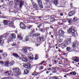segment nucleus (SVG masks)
<instances>
[{
    "label": "nucleus",
    "mask_w": 79,
    "mask_h": 79,
    "mask_svg": "<svg viewBox=\"0 0 79 79\" xmlns=\"http://www.w3.org/2000/svg\"><path fill=\"white\" fill-rule=\"evenodd\" d=\"M71 43V39H69L68 41L65 40L64 42L62 43V44L61 46L62 48H64L66 47H67V45H69Z\"/></svg>",
    "instance_id": "nucleus-1"
},
{
    "label": "nucleus",
    "mask_w": 79,
    "mask_h": 79,
    "mask_svg": "<svg viewBox=\"0 0 79 79\" xmlns=\"http://www.w3.org/2000/svg\"><path fill=\"white\" fill-rule=\"evenodd\" d=\"M13 71L14 73H15L14 75V77H18V75H20L21 74V72H20V70L18 68H16L13 69Z\"/></svg>",
    "instance_id": "nucleus-2"
},
{
    "label": "nucleus",
    "mask_w": 79,
    "mask_h": 79,
    "mask_svg": "<svg viewBox=\"0 0 79 79\" xmlns=\"http://www.w3.org/2000/svg\"><path fill=\"white\" fill-rule=\"evenodd\" d=\"M8 34L6 33L4 34L3 35L1 36L0 37V44H1V45H3V43L4 41L3 40L2 41V39H3V37H5V38H6L7 37V36H8Z\"/></svg>",
    "instance_id": "nucleus-3"
},
{
    "label": "nucleus",
    "mask_w": 79,
    "mask_h": 79,
    "mask_svg": "<svg viewBox=\"0 0 79 79\" xmlns=\"http://www.w3.org/2000/svg\"><path fill=\"white\" fill-rule=\"evenodd\" d=\"M24 1L23 0H15V3H17L16 5H18L19 3H20V8H21L23 6V5H24Z\"/></svg>",
    "instance_id": "nucleus-4"
},
{
    "label": "nucleus",
    "mask_w": 79,
    "mask_h": 79,
    "mask_svg": "<svg viewBox=\"0 0 79 79\" xmlns=\"http://www.w3.org/2000/svg\"><path fill=\"white\" fill-rule=\"evenodd\" d=\"M68 31L69 33H72V34L75 33V30L73 27H70Z\"/></svg>",
    "instance_id": "nucleus-5"
},
{
    "label": "nucleus",
    "mask_w": 79,
    "mask_h": 79,
    "mask_svg": "<svg viewBox=\"0 0 79 79\" xmlns=\"http://www.w3.org/2000/svg\"><path fill=\"white\" fill-rule=\"evenodd\" d=\"M71 60L75 62H79V58L77 57H73L72 58Z\"/></svg>",
    "instance_id": "nucleus-6"
},
{
    "label": "nucleus",
    "mask_w": 79,
    "mask_h": 79,
    "mask_svg": "<svg viewBox=\"0 0 79 79\" xmlns=\"http://www.w3.org/2000/svg\"><path fill=\"white\" fill-rule=\"evenodd\" d=\"M19 26L20 28H21V29H25V28L26 27L25 24L22 22H21L20 23Z\"/></svg>",
    "instance_id": "nucleus-7"
},
{
    "label": "nucleus",
    "mask_w": 79,
    "mask_h": 79,
    "mask_svg": "<svg viewBox=\"0 0 79 79\" xmlns=\"http://www.w3.org/2000/svg\"><path fill=\"white\" fill-rule=\"evenodd\" d=\"M59 35L60 37L62 36L63 35H64V31L61 30H60L59 31Z\"/></svg>",
    "instance_id": "nucleus-8"
},
{
    "label": "nucleus",
    "mask_w": 79,
    "mask_h": 79,
    "mask_svg": "<svg viewBox=\"0 0 79 79\" xmlns=\"http://www.w3.org/2000/svg\"><path fill=\"white\" fill-rule=\"evenodd\" d=\"M76 13V12L74 11H70L69 13V16H72L73 15H74Z\"/></svg>",
    "instance_id": "nucleus-9"
},
{
    "label": "nucleus",
    "mask_w": 79,
    "mask_h": 79,
    "mask_svg": "<svg viewBox=\"0 0 79 79\" xmlns=\"http://www.w3.org/2000/svg\"><path fill=\"white\" fill-rule=\"evenodd\" d=\"M12 55L15 57L17 59H19V56L18 55V54L16 53H13Z\"/></svg>",
    "instance_id": "nucleus-10"
},
{
    "label": "nucleus",
    "mask_w": 79,
    "mask_h": 79,
    "mask_svg": "<svg viewBox=\"0 0 79 79\" xmlns=\"http://www.w3.org/2000/svg\"><path fill=\"white\" fill-rule=\"evenodd\" d=\"M37 40H38V41L39 42H40L41 40L44 41V37L42 36L39 37L37 38Z\"/></svg>",
    "instance_id": "nucleus-11"
},
{
    "label": "nucleus",
    "mask_w": 79,
    "mask_h": 79,
    "mask_svg": "<svg viewBox=\"0 0 79 79\" xmlns=\"http://www.w3.org/2000/svg\"><path fill=\"white\" fill-rule=\"evenodd\" d=\"M23 67H25L26 69H30V64H27L23 65Z\"/></svg>",
    "instance_id": "nucleus-12"
},
{
    "label": "nucleus",
    "mask_w": 79,
    "mask_h": 79,
    "mask_svg": "<svg viewBox=\"0 0 79 79\" xmlns=\"http://www.w3.org/2000/svg\"><path fill=\"white\" fill-rule=\"evenodd\" d=\"M52 1L54 5L55 6H57V5L59 4V2H58V0H52Z\"/></svg>",
    "instance_id": "nucleus-13"
},
{
    "label": "nucleus",
    "mask_w": 79,
    "mask_h": 79,
    "mask_svg": "<svg viewBox=\"0 0 79 79\" xmlns=\"http://www.w3.org/2000/svg\"><path fill=\"white\" fill-rule=\"evenodd\" d=\"M4 65L6 67H8L9 66V61H6L4 62Z\"/></svg>",
    "instance_id": "nucleus-14"
},
{
    "label": "nucleus",
    "mask_w": 79,
    "mask_h": 79,
    "mask_svg": "<svg viewBox=\"0 0 79 79\" xmlns=\"http://www.w3.org/2000/svg\"><path fill=\"white\" fill-rule=\"evenodd\" d=\"M26 58V56L24 55H21V57H19V60H23L24 59Z\"/></svg>",
    "instance_id": "nucleus-15"
},
{
    "label": "nucleus",
    "mask_w": 79,
    "mask_h": 79,
    "mask_svg": "<svg viewBox=\"0 0 79 79\" xmlns=\"http://www.w3.org/2000/svg\"><path fill=\"white\" fill-rule=\"evenodd\" d=\"M9 64L10 66H13L14 65V64H15V62L14 61L12 60L9 62Z\"/></svg>",
    "instance_id": "nucleus-16"
},
{
    "label": "nucleus",
    "mask_w": 79,
    "mask_h": 79,
    "mask_svg": "<svg viewBox=\"0 0 79 79\" xmlns=\"http://www.w3.org/2000/svg\"><path fill=\"white\" fill-rule=\"evenodd\" d=\"M79 20V19L76 17H74L73 19V22L74 23H76Z\"/></svg>",
    "instance_id": "nucleus-17"
},
{
    "label": "nucleus",
    "mask_w": 79,
    "mask_h": 79,
    "mask_svg": "<svg viewBox=\"0 0 79 79\" xmlns=\"http://www.w3.org/2000/svg\"><path fill=\"white\" fill-rule=\"evenodd\" d=\"M17 37L19 40H23V38L21 36V34H19L17 35Z\"/></svg>",
    "instance_id": "nucleus-18"
},
{
    "label": "nucleus",
    "mask_w": 79,
    "mask_h": 79,
    "mask_svg": "<svg viewBox=\"0 0 79 79\" xmlns=\"http://www.w3.org/2000/svg\"><path fill=\"white\" fill-rule=\"evenodd\" d=\"M58 19L55 20L54 18H52L49 19V20L51 21V23H53L55 22V21H58Z\"/></svg>",
    "instance_id": "nucleus-19"
},
{
    "label": "nucleus",
    "mask_w": 79,
    "mask_h": 79,
    "mask_svg": "<svg viewBox=\"0 0 79 79\" xmlns=\"http://www.w3.org/2000/svg\"><path fill=\"white\" fill-rule=\"evenodd\" d=\"M23 53H26L27 52V48H23Z\"/></svg>",
    "instance_id": "nucleus-20"
},
{
    "label": "nucleus",
    "mask_w": 79,
    "mask_h": 79,
    "mask_svg": "<svg viewBox=\"0 0 79 79\" xmlns=\"http://www.w3.org/2000/svg\"><path fill=\"white\" fill-rule=\"evenodd\" d=\"M30 37L29 35L27 36L25 39V40L26 41H29V37Z\"/></svg>",
    "instance_id": "nucleus-21"
},
{
    "label": "nucleus",
    "mask_w": 79,
    "mask_h": 79,
    "mask_svg": "<svg viewBox=\"0 0 79 79\" xmlns=\"http://www.w3.org/2000/svg\"><path fill=\"white\" fill-rule=\"evenodd\" d=\"M40 35V33H36L33 34V37H37L38 36H39Z\"/></svg>",
    "instance_id": "nucleus-22"
},
{
    "label": "nucleus",
    "mask_w": 79,
    "mask_h": 79,
    "mask_svg": "<svg viewBox=\"0 0 79 79\" xmlns=\"http://www.w3.org/2000/svg\"><path fill=\"white\" fill-rule=\"evenodd\" d=\"M70 74H71V75H73L75 76L76 74V72L75 71L71 72L70 73Z\"/></svg>",
    "instance_id": "nucleus-23"
},
{
    "label": "nucleus",
    "mask_w": 79,
    "mask_h": 79,
    "mask_svg": "<svg viewBox=\"0 0 79 79\" xmlns=\"http://www.w3.org/2000/svg\"><path fill=\"white\" fill-rule=\"evenodd\" d=\"M33 27V25H28L27 26V29H32Z\"/></svg>",
    "instance_id": "nucleus-24"
},
{
    "label": "nucleus",
    "mask_w": 79,
    "mask_h": 79,
    "mask_svg": "<svg viewBox=\"0 0 79 79\" xmlns=\"http://www.w3.org/2000/svg\"><path fill=\"white\" fill-rule=\"evenodd\" d=\"M34 6L35 8L36 9H37V8H39V5L37 4H34Z\"/></svg>",
    "instance_id": "nucleus-25"
},
{
    "label": "nucleus",
    "mask_w": 79,
    "mask_h": 79,
    "mask_svg": "<svg viewBox=\"0 0 79 79\" xmlns=\"http://www.w3.org/2000/svg\"><path fill=\"white\" fill-rule=\"evenodd\" d=\"M14 5V2L11 1L9 2V5L10 6H13Z\"/></svg>",
    "instance_id": "nucleus-26"
},
{
    "label": "nucleus",
    "mask_w": 79,
    "mask_h": 79,
    "mask_svg": "<svg viewBox=\"0 0 79 79\" xmlns=\"http://www.w3.org/2000/svg\"><path fill=\"white\" fill-rule=\"evenodd\" d=\"M72 46L73 48H75L76 46V44L75 42H73L72 43Z\"/></svg>",
    "instance_id": "nucleus-27"
},
{
    "label": "nucleus",
    "mask_w": 79,
    "mask_h": 79,
    "mask_svg": "<svg viewBox=\"0 0 79 79\" xmlns=\"http://www.w3.org/2000/svg\"><path fill=\"white\" fill-rule=\"evenodd\" d=\"M8 23V21L6 20H4L3 21V23L5 25H8V23Z\"/></svg>",
    "instance_id": "nucleus-28"
},
{
    "label": "nucleus",
    "mask_w": 79,
    "mask_h": 79,
    "mask_svg": "<svg viewBox=\"0 0 79 79\" xmlns=\"http://www.w3.org/2000/svg\"><path fill=\"white\" fill-rule=\"evenodd\" d=\"M7 25H13V23L12 22L11 23L10 21H7Z\"/></svg>",
    "instance_id": "nucleus-29"
},
{
    "label": "nucleus",
    "mask_w": 79,
    "mask_h": 79,
    "mask_svg": "<svg viewBox=\"0 0 79 79\" xmlns=\"http://www.w3.org/2000/svg\"><path fill=\"white\" fill-rule=\"evenodd\" d=\"M27 60H28V59L26 57L22 61H24V62H26V63H27Z\"/></svg>",
    "instance_id": "nucleus-30"
},
{
    "label": "nucleus",
    "mask_w": 79,
    "mask_h": 79,
    "mask_svg": "<svg viewBox=\"0 0 79 79\" xmlns=\"http://www.w3.org/2000/svg\"><path fill=\"white\" fill-rule=\"evenodd\" d=\"M39 31H40V32H43V33L44 32V30L43 28H40L39 29Z\"/></svg>",
    "instance_id": "nucleus-31"
},
{
    "label": "nucleus",
    "mask_w": 79,
    "mask_h": 79,
    "mask_svg": "<svg viewBox=\"0 0 79 79\" xmlns=\"http://www.w3.org/2000/svg\"><path fill=\"white\" fill-rule=\"evenodd\" d=\"M28 73H29V70L27 69H25L24 70V73H25V74H27Z\"/></svg>",
    "instance_id": "nucleus-32"
},
{
    "label": "nucleus",
    "mask_w": 79,
    "mask_h": 79,
    "mask_svg": "<svg viewBox=\"0 0 79 79\" xmlns=\"http://www.w3.org/2000/svg\"><path fill=\"white\" fill-rule=\"evenodd\" d=\"M71 49V48L69 47H68L66 48V50L67 51H70Z\"/></svg>",
    "instance_id": "nucleus-33"
},
{
    "label": "nucleus",
    "mask_w": 79,
    "mask_h": 79,
    "mask_svg": "<svg viewBox=\"0 0 79 79\" xmlns=\"http://www.w3.org/2000/svg\"><path fill=\"white\" fill-rule=\"evenodd\" d=\"M13 39V38H12V37H9L8 38V40L9 41H11V40H12Z\"/></svg>",
    "instance_id": "nucleus-34"
},
{
    "label": "nucleus",
    "mask_w": 79,
    "mask_h": 79,
    "mask_svg": "<svg viewBox=\"0 0 79 79\" xmlns=\"http://www.w3.org/2000/svg\"><path fill=\"white\" fill-rule=\"evenodd\" d=\"M29 58L30 60H34V57L33 56V55H32L31 56H30Z\"/></svg>",
    "instance_id": "nucleus-35"
},
{
    "label": "nucleus",
    "mask_w": 79,
    "mask_h": 79,
    "mask_svg": "<svg viewBox=\"0 0 79 79\" xmlns=\"http://www.w3.org/2000/svg\"><path fill=\"white\" fill-rule=\"evenodd\" d=\"M12 38H13V39H15L16 38V35H15V34H12Z\"/></svg>",
    "instance_id": "nucleus-36"
},
{
    "label": "nucleus",
    "mask_w": 79,
    "mask_h": 79,
    "mask_svg": "<svg viewBox=\"0 0 79 79\" xmlns=\"http://www.w3.org/2000/svg\"><path fill=\"white\" fill-rule=\"evenodd\" d=\"M16 4H17V3H15V8L16 10H18V6H17V5H16Z\"/></svg>",
    "instance_id": "nucleus-37"
},
{
    "label": "nucleus",
    "mask_w": 79,
    "mask_h": 79,
    "mask_svg": "<svg viewBox=\"0 0 79 79\" xmlns=\"http://www.w3.org/2000/svg\"><path fill=\"white\" fill-rule=\"evenodd\" d=\"M40 8H43V5H42V3L39 4Z\"/></svg>",
    "instance_id": "nucleus-38"
},
{
    "label": "nucleus",
    "mask_w": 79,
    "mask_h": 79,
    "mask_svg": "<svg viewBox=\"0 0 79 79\" xmlns=\"http://www.w3.org/2000/svg\"><path fill=\"white\" fill-rule=\"evenodd\" d=\"M37 2H38V4H40L42 3V0H37Z\"/></svg>",
    "instance_id": "nucleus-39"
},
{
    "label": "nucleus",
    "mask_w": 79,
    "mask_h": 79,
    "mask_svg": "<svg viewBox=\"0 0 79 79\" xmlns=\"http://www.w3.org/2000/svg\"><path fill=\"white\" fill-rule=\"evenodd\" d=\"M33 35L34 34H33V33L31 32L29 36V37H30V36H31V37H34V36Z\"/></svg>",
    "instance_id": "nucleus-40"
},
{
    "label": "nucleus",
    "mask_w": 79,
    "mask_h": 79,
    "mask_svg": "<svg viewBox=\"0 0 79 79\" xmlns=\"http://www.w3.org/2000/svg\"><path fill=\"white\" fill-rule=\"evenodd\" d=\"M40 74V72L39 73H34V74L35 75V76H37V75H39V74Z\"/></svg>",
    "instance_id": "nucleus-41"
},
{
    "label": "nucleus",
    "mask_w": 79,
    "mask_h": 79,
    "mask_svg": "<svg viewBox=\"0 0 79 79\" xmlns=\"http://www.w3.org/2000/svg\"><path fill=\"white\" fill-rule=\"evenodd\" d=\"M44 63H45L44 60L43 61H42L41 63H40V65H42V64H44Z\"/></svg>",
    "instance_id": "nucleus-42"
},
{
    "label": "nucleus",
    "mask_w": 79,
    "mask_h": 79,
    "mask_svg": "<svg viewBox=\"0 0 79 79\" xmlns=\"http://www.w3.org/2000/svg\"><path fill=\"white\" fill-rule=\"evenodd\" d=\"M16 45V44L15 43H14L13 44H12V47H15Z\"/></svg>",
    "instance_id": "nucleus-43"
},
{
    "label": "nucleus",
    "mask_w": 79,
    "mask_h": 79,
    "mask_svg": "<svg viewBox=\"0 0 79 79\" xmlns=\"http://www.w3.org/2000/svg\"><path fill=\"white\" fill-rule=\"evenodd\" d=\"M0 64H1L2 65H4V62H3V61H0Z\"/></svg>",
    "instance_id": "nucleus-44"
},
{
    "label": "nucleus",
    "mask_w": 79,
    "mask_h": 79,
    "mask_svg": "<svg viewBox=\"0 0 79 79\" xmlns=\"http://www.w3.org/2000/svg\"><path fill=\"white\" fill-rule=\"evenodd\" d=\"M63 41V40L61 39H60L59 40V42H62V41Z\"/></svg>",
    "instance_id": "nucleus-45"
},
{
    "label": "nucleus",
    "mask_w": 79,
    "mask_h": 79,
    "mask_svg": "<svg viewBox=\"0 0 79 79\" xmlns=\"http://www.w3.org/2000/svg\"><path fill=\"white\" fill-rule=\"evenodd\" d=\"M1 18L3 19L7 18V16H2L1 17Z\"/></svg>",
    "instance_id": "nucleus-46"
},
{
    "label": "nucleus",
    "mask_w": 79,
    "mask_h": 79,
    "mask_svg": "<svg viewBox=\"0 0 79 79\" xmlns=\"http://www.w3.org/2000/svg\"><path fill=\"white\" fill-rule=\"evenodd\" d=\"M52 69H54V71H56V68H55V67H52Z\"/></svg>",
    "instance_id": "nucleus-47"
},
{
    "label": "nucleus",
    "mask_w": 79,
    "mask_h": 79,
    "mask_svg": "<svg viewBox=\"0 0 79 79\" xmlns=\"http://www.w3.org/2000/svg\"><path fill=\"white\" fill-rule=\"evenodd\" d=\"M28 49H29V50L30 51H32V49L31 48H29Z\"/></svg>",
    "instance_id": "nucleus-48"
},
{
    "label": "nucleus",
    "mask_w": 79,
    "mask_h": 79,
    "mask_svg": "<svg viewBox=\"0 0 79 79\" xmlns=\"http://www.w3.org/2000/svg\"><path fill=\"white\" fill-rule=\"evenodd\" d=\"M39 57H38V56H35V60H37V59H38Z\"/></svg>",
    "instance_id": "nucleus-49"
},
{
    "label": "nucleus",
    "mask_w": 79,
    "mask_h": 79,
    "mask_svg": "<svg viewBox=\"0 0 79 79\" xmlns=\"http://www.w3.org/2000/svg\"><path fill=\"white\" fill-rule=\"evenodd\" d=\"M20 45V43L19 42H18L17 44H16V45Z\"/></svg>",
    "instance_id": "nucleus-50"
},
{
    "label": "nucleus",
    "mask_w": 79,
    "mask_h": 79,
    "mask_svg": "<svg viewBox=\"0 0 79 79\" xmlns=\"http://www.w3.org/2000/svg\"><path fill=\"white\" fill-rule=\"evenodd\" d=\"M2 79H8V77H5L2 78Z\"/></svg>",
    "instance_id": "nucleus-51"
},
{
    "label": "nucleus",
    "mask_w": 79,
    "mask_h": 79,
    "mask_svg": "<svg viewBox=\"0 0 79 79\" xmlns=\"http://www.w3.org/2000/svg\"><path fill=\"white\" fill-rule=\"evenodd\" d=\"M58 77H59V79H61V78H62V77L61 76H59Z\"/></svg>",
    "instance_id": "nucleus-52"
},
{
    "label": "nucleus",
    "mask_w": 79,
    "mask_h": 79,
    "mask_svg": "<svg viewBox=\"0 0 79 79\" xmlns=\"http://www.w3.org/2000/svg\"><path fill=\"white\" fill-rule=\"evenodd\" d=\"M68 23H71V19H69L68 21Z\"/></svg>",
    "instance_id": "nucleus-53"
},
{
    "label": "nucleus",
    "mask_w": 79,
    "mask_h": 79,
    "mask_svg": "<svg viewBox=\"0 0 79 79\" xmlns=\"http://www.w3.org/2000/svg\"><path fill=\"white\" fill-rule=\"evenodd\" d=\"M34 31H35V30H34V29H33L31 32L32 33H34Z\"/></svg>",
    "instance_id": "nucleus-54"
},
{
    "label": "nucleus",
    "mask_w": 79,
    "mask_h": 79,
    "mask_svg": "<svg viewBox=\"0 0 79 79\" xmlns=\"http://www.w3.org/2000/svg\"><path fill=\"white\" fill-rule=\"evenodd\" d=\"M40 69H44V67H43V66H41V68H40Z\"/></svg>",
    "instance_id": "nucleus-55"
},
{
    "label": "nucleus",
    "mask_w": 79,
    "mask_h": 79,
    "mask_svg": "<svg viewBox=\"0 0 79 79\" xmlns=\"http://www.w3.org/2000/svg\"><path fill=\"white\" fill-rule=\"evenodd\" d=\"M60 16H63V13H61L60 14Z\"/></svg>",
    "instance_id": "nucleus-56"
},
{
    "label": "nucleus",
    "mask_w": 79,
    "mask_h": 79,
    "mask_svg": "<svg viewBox=\"0 0 79 79\" xmlns=\"http://www.w3.org/2000/svg\"><path fill=\"white\" fill-rule=\"evenodd\" d=\"M55 79H60V78H59V77H55Z\"/></svg>",
    "instance_id": "nucleus-57"
},
{
    "label": "nucleus",
    "mask_w": 79,
    "mask_h": 79,
    "mask_svg": "<svg viewBox=\"0 0 79 79\" xmlns=\"http://www.w3.org/2000/svg\"><path fill=\"white\" fill-rule=\"evenodd\" d=\"M70 5V6H71V7H73V3H71Z\"/></svg>",
    "instance_id": "nucleus-58"
},
{
    "label": "nucleus",
    "mask_w": 79,
    "mask_h": 79,
    "mask_svg": "<svg viewBox=\"0 0 79 79\" xmlns=\"http://www.w3.org/2000/svg\"><path fill=\"white\" fill-rule=\"evenodd\" d=\"M57 70H60V67H58L57 68Z\"/></svg>",
    "instance_id": "nucleus-59"
},
{
    "label": "nucleus",
    "mask_w": 79,
    "mask_h": 79,
    "mask_svg": "<svg viewBox=\"0 0 79 79\" xmlns=\"http://www.w3.org/2000/svg\"><path fill=\"white\" fill-rule=\"evenodd\" d=\"M61 10H58V12H61Z\"/></svg>",
    "instance_id": "nucleus-60"
},
{
    "label": "nucleus",
    "mask_w": 79,
    "mask_h": 79,
    "mask_svg": "<svg viewBox=\"0 0 79 79\" xmlns=\"http://www.w3.org/2000/svg\"><path fill=\"white\" fill-rule=\"evenodd\" d=\"M8 73V71H6L5 72V74H7Z\"/></svg>",
    "instance_id": "nucleus-61"
},
{
    "label": "nucleus",
    "mask_w": 79,
    "mask_h": 79,
    "mask_svg": "<svg viewBox=\"0 0 79 79\" xmlns=\"http://www.w3.org/2000/svg\"><path fill=\"white\" fill-rule=\"evenodd\" d=\"M45 23H47L48 24H49V22H45Z\"/></svg>",
    "instance_id": "nucleus-62"
},
{
    "label": "nucleus",
    "mask_w": 79,
    "mask_h": 79,
    "mask_svg": "<svg viewBox=\"0 0 79 79\" xmlns=\"http://www.w3.org/2000/svg\"><path fill=\"white\" fill-rule=\"evenodd\" d=\"M48 73H49V72L48 71H47L46 72V74H48Z\"/></svg>",
    "instance_id": "nucleus-63"
},
{
    "label": "nucleus",
    "mask_w": 79,
    "mask_h": 79,
    "mask_svg": "<svg viewBox=\"0 0 79 79\" xmlns=\"http://www.w3.org/2000/svg\"><path fill=\"white\" fill-rule=\"evenodd\" d=\"M48 69V70H51V69H51V68H49Z\"/></svg>",
    "instance_id": "nucleus-64"
}]
</instances>
